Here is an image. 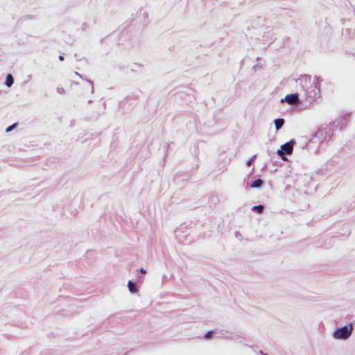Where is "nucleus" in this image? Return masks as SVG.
Returning a JSON list of instances; mask_svg holds the SVG:
<instances>
[{
    "label": "nucleus",
    "instance_id": "obj_4",
    "mask_svg": "<svg viewBox=\"0 0 355 355\" xmlns=\"http://www.w3.org/2000/svg\"><path fill=\"white\" fill-rule=\"evenodd\" d=\"M284 123V120L283 119H277L275 120V125L277 130L281 128Z\"/></svg>",
    "mask_w": 355,
    "mask_h": 355
},
{
    "label": "nucleus",
    "instance_id": "obj_8",
    "mask_svg": "<svg viewBox=\"0 0 355 355\" xmlns=\"http://www.w3.org/2000/svg\"><path fill=\"white\" fill-rule=\"evenodd\" d=\"M252 210H254L255 211H257L259 214H261L263 212V207L262 205L254 206L252 208Z\"/></svg>",
    "mask_w": 355,
    "mask_h": 355
},
{
    "label": "nucleus",
    "instance_id": "obj_9",
    "mask_svg": "<svg viewBox=\"0 0 355 355\" xmlns=\"http://www.w3.org/2000/svg\"><path fill=\"white\" fill-rule=\"evenodd\" d=\"M17 125V123H14L11 125L8 126L6 130V132H10L15 127H16Z\"/></svg>",
    "mask_w": 355,
    "mask_h": 355
},
{
    "label": "nucleus",
    "instance_id": "obj_2",
    "mask_svg": "<svg viewBox=\"0 0 355 355\" xmlns=\"http://www.w3.org/2000/svg\"><path fill=\"white\" fill-rule=\"evenodd\" d=\"M295 144V141L294 139H292L290 141L282 145L281 149L278 150L277 153L279 155H282L284 153L287 155H291L293 152V146Z\"/></svg>",
    "mask_w": 355,
    "mask_h": 355
},
{
    "label": "nucleus",
    "instance_id": "obj_6",
    "mask_svg": "<svg viewBox=\"0 0 355 355\" xmlns=\"http://www.w3.org/2000/svg\"><path fill=\"white\" fill-rule=\"evenodd\" d=\"M263 184V181L261 179L255 180L251 184V187L257 188L261 187Z\"/></svg>",
    "mask_w": 355,
    "mask_h": 355
},
{
    "label": "nucleus",
    "instance_id": "obj_11",
    "mask_svg": "<svg viewBox=\"0 0 355 355\" xmlns=\"http://www.w3.org/2000/svg\"><path fill=\"white\" fill-rule=\"evenodd\" d=\"M140 272L141 273H143V274H146V270L145 269L142 268L140 269Z\"/></svg>",
    "mask_w": 355,
    "mask_h": 355
},
{
    "label": "nucleus",
    "instance_id": "obj_10",
    "mask_svg": "<svg viewBox=\"0 0 355 355\" xmlns=\"http://www.w3.org/2000/svg\"><path fill=\"white\" fill-rule=\"evenodd\" d=\"M211 335H212V332L209 331L207 334H206L205 338H209L211 336Z\"/></svg>",
    "mask_w": 355,
    "mask_h": 355
},
{
    "label": "nucleus",
    "instance_id": "obj_12",
    "mask_svg": "<svg viewBox=\"0 0 355 355\" xmlns=\"http://www.w3.org/2000/svg\"><path fill=\"white\" fill-rule=\"evenodd\" d=\"M59 60H60V61H63V60H64V57H63L62 55H60V56H59Z\"/></svg>",
    "mask_w": 355,
    "mask_h": 355
},
{
    "label": "nucleus",
    "instance_id": "obj_13",
    "mask_svg": "<svg viewBox=\"0 0 355 355\" xmlns=\"http://www.w3.org/2000/svg\"><path fill=\"white\" fill-rule=\"evenodd\" d=\"M250 165H251V160H249V161L248 162V166H250Z\"/></svg>",
    "mask_w": 355,
    "mask_h": 355
},
{
    "label": "nucleus",
    "instance_id": "obj_5",
    "mask_svg": "<svg viewBox=\"0 0 355 355\" xmlns=\"http://www.w3.org/2000/svg\"><path fill=\"white\" fill-rule=\"evenodd\" d=\"M13 82H14V79H13L12 76L11 74H8L6 76V85L8 87H11L12 85V84H13Z\"/></svg>",
    "mask_w": 355,
    "mask_h": 355
},
{
    "label": "nucleus",
    "instance_id": "obj_3",
    "mask_svg": "<svg viewBox=\"0 0 355 355\" xmlns=\"http://www.w3.org/2000/svg\"><path fill=\"white\" fill-rule=\"evenodd\" d=\"M285 101L290 105H294L298 102V94H288L285 97Z\"/></svg>",
    "mask_w": 355,
    "mask_h": 355
},
{
    "label": "nucleus",
    "instance_id": "obj_1",
    "mask_svg": "<svg viewBox=\"0 0 355 355\" xmlns=\"http://www.w3.org/2000/svg\"><path fill=\"white\" fill-rule=\"evenodd\" d=\"M352 330L353 327L352 324H349V326H344L341 328L338 329L334 333V337L336 339H347L351 336Z\"/></svg>",
    "mask_w": 355,
    "mask_h": 355
},
{
    "label": "nucleus",
    "instance_id": "obj_7",
    "mask_svg": "<svg viewBox=\"0 0 355 355\" xmlns=\"http://www.w3.org/2000/svg\"><path fill=\"white\" fill-rule=\"evenodd\" d=\"M128 288L130 292H136V287L132 282L129 281L128 284Z\"/></svg>",
    "mask_w": 355,
    "mask_h": 355
}]
</instances>
